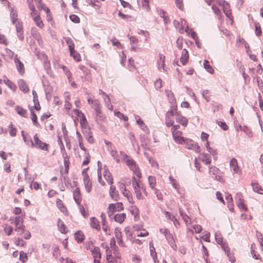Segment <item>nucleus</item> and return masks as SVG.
Segmentation results:
<instances>
[{
    "instance_id": "6",
    "label": "nucleus",
    "mask_w": 263,
    "mask_h": 263,
    "mask_svg": "<svg viewBox=\"0 0 263 263\" xmlns=\"http://www.w3.org/2000/svg\"><path fill=\"white\" fill-rule=\"evenodd\" d=\"M175 110L174 108H171L167 112L165 115V124L166 126H172L174 123V115L173 110Z\"/></svg>"
},
{
    "instance_id": "32",
    "label": "nucleus",
    "mask_w": 263,
    "mask_h": 263,
    "mask_svg": "<svg viewBox=\"0 0 263 263\" xmlns=\"http://www.w3.org/2000/svg\"><path fill=\"white\" fill-rule=\"evenodd\" d=\"M203 66H204V68L209 73L212 74L214 72V69L210 65L209 62L208 60H204V63H203Z\"/></svg>"
},
{
    "instance_id": "4",
    "label": "nucleus",
    "mask_w": 263,
    "mask_h": 263,
    "mask_svg": "<svg viewBox=\"0 0 263 263\" xmlns=\"http://www.w3.org/2000/svg\"><path fill=\"white\" fill-rule=\"evenodd\" d=\"M184 144H185L186 148L193 150L195 153H198L200 152V146L198 145L197 143L195 142L192 140L186 139Z\"/></svg>"
},
{
    "instance_id": "22",
    "label": "nucleus",
    "mask_w": 263,
    "mask_h": 263,
    "mask_svg": "<svg viewBox=\"0 0 263 263\" xmlns=\"http://www.w3.org/2000/svg\"><path fill=\"white\" fill-rule=\"evenodd\" d=\"M74 238L76 241L79 243H82L84 240L85 236L81 231L76 232L74 234Z\"/></svg>"
},
{
    "instance_id": "41",
    "label": "nucleus",
    "mask_w": 263,
    "mask_h": 263,
    "mask_svg": "<svg viewBox=\"0 0 263 263\" xmlns=\"http://www.w3.org/2000/svg\"><path fill=\"white\" fill-rule=\"evenodd\" d=\"M223 250L224 251V252L227 254V256L229 257V260L231 262L234 263L235 261V257H234V256L233 255V254H232L230 253L229 247H228L227 250H226V249H223Z\"/></svg>"
},
{
    "instance_id": "37",
    "label": "nucleus",
    "mask_w": 263,
    "mask_h": 263,
    "mask_svg": "<svg viewBox=\"0 0 263 263\" xmlns=\"http://www.w3.org/2000/svg\"><path fill=\"white\" fill-rule=\"evenodd\" d=\"M185 31L188 34V35H190L192 38L194 39L196 38L197 35L196 33L194 31L193 29H190L188 26L185 27Z\"/></svg>"
},
{
    "instance_id": "61",
    "label": "nucleus",
    "mask_w": 263,
    "mask_h": 263,
    "mask_svg": "<svg viewBox=\"0 0 263 263\" xmlns=\"http://www.w3.org/2000/svg\"><path fill=\"white\" fill-rule=\"evenodd\" d=\"M111 155L114 158V159L116 160L117 162H119L120 159L118 157V154L117 152V151L115 150H111V152H110Z\"/></svg>"
},
{
    "instance_id": "40",
    "label": "nucleus",
    "mask_w": 263,
    "mask_h": 263,
    "mask_svg": "<svg viewBox=\"0 0 263 263\" xmlns=\"http://www.w3.org/2000/svg\"><path fill=\"white\" fill-rule=\"evenodd\" d=\"M115 115L117 116L119 118L123 119L124 121H126L128 120V118L127 116L124 115L122 112H120L118 110H115L114 111Z\"/></svg>"
},
{
    "instance_id": "26",
    "label": "nucleus",
    "mask_w": 263,
    "mask_h": 263,
    "mask_svg": "<svg viewBox=\"0 0 263 263\" xmlns=\"http://www.w3.org/2000/svg\"><path fill=\"white\" fill-rule=\"evenodd\" d=\"M116 205L114 203H110L107 209V213L108 217L111 218L114 213L117 211Z\"/></svg>"
},
{
    "instance_id": "8",
    "label": "nucleus",
    "mask_w": 263,
    "mask_h": 263,
    "mask_svg": "<svg viewBox=\"0 0 263 263\" xmlns=\"http://www.w3.org/2000/svg\"><path fill=\"white\" fill-rule=\"evenodd\" d=\"M16 31L18 38L23 41L24 39L23 23L21 21H17L15 24Z\"/></svg>"
},
{
    "instance_id": "33",
    "label": "nucleus",
    "mask_w": 263,
    "mask_h": 263,
    "mask_svg": "<svg viewBox=\"0 0 263 263\" xmlns=\"http://www.w3.org/2000/svg\"><path fill=\"white\" fill-rule=\"evenodd\" d=\"M148 181L150 187L152 189H154L155 186L156 185V177L154 176H149L148 178Z\"/></svg>"
},
{
    "instance_id": "39",
    "label": "nucleus",
    "mask_w": 263,
    "mask_h": 263,
    "mask_svg": "<svg viewBox=\"0 0 263 263\" xmlns=\"http://www.w3.org/2000/svg\"><path fill=\"white\" fill-rule=\"evenodd\" d=\"M160 55V60L158 62V64L159 65V68L160 69L162 68L163 70H164V66H165V56L162 54H159Z\"/></svg>"
},
{
    "instance_id": "24",
    "label": "nucleus",
    "mask_w": 263,
    "mask_h": 263,
    "mask_svg": "<svg viewBox=\"0 0 263 263\" xmlns=\"http://www.w3.org/2000/svg\"><path fill=\"white\" fill-rule=\"evenodd\" d=\"M58 227L59 230L63 234H66L67 233L66 227L64 224V222L61 219H58Z\"/></svg>"
},
{
    "instance_id": "54",
    "label": "nucleus",
    "mask_w": 263,
    "mask_h": 263,
    "mask_svg": "<svg viewBox=\"0 0 263 263\" xmlns=\"http://www.w3.org/2000/svg\"><path fill=\"white\" fill-rule=\"evenodd\" d=\"M62 129L63 133V136L64 138L65 139L66 142H67V139H68V134H67V130L66 128V125L65 123H63L62 124ZM67 146L68 147V143H67Z\"/></svg>"
},
{
    "instance_id": "51",
    "label": "nucleus",
    "mask_w": 263,
    "mask_h": 263,
    "mask_svg": "<svg viewBox=\"0 0 263 263\" xmlns=\"http://www.w3.org/2000/svg\"><path fill=\"white\" fill-rule=\"evenodd\" d=\"M255 34L257 36H259L261 34V29L259 23L255 22Z\"/></svg>"
},
{
    "instance_id": "21",
    "label": "nucleus",
    "mask_w": 263,
    "mask_h": 263,
    "mask_svg": "<svg viewBox=\"0 0 263 263\" xmlns=\"http://www.w3.org/2000/svg\"><path fill=\"white\" fill-rule=\"evenodd\" d=\"M90 226L92 228H95L97 230L100 231L101 230V226L99 220L94 217L90 218Z\"/></svg>"
},
{
    "instance_id": "19",
    "label": "nucleus",
    "mask_w": 263,
    "mask_h": 263,
    "mask_svg": "<svg viewBox=\"0 0 263 263\" xmlns=\"http://www.w3.org/2000/svg\"><path fill=\"white\" fill-rule=\"evenodd\" d=\"M90 251L93 255V257L95 258H98L100 259L101 258V254L100 253V249L98 247L93 246V248H91L90 249Z\"/></svg>"
},
{
    "instance_id": "64",
    "label": "nucleus",
    "mask_w": 263,
    "mask_h": 263,
    "mask_svg": "<svg viewBox=\"0 0 263 263\" xmlns=\"http://www.w3.org/2000/svg\"><path fill=\"white\" fill-rule=\"evenodd\" d=\"M162 81L160 79H157L154 83V85L156 89L158 90L162 87Z\"/></svg>"
},
{
    "instance_id": "53",
    "label": "nucleus",
    "mask_w": 263,
    "mask_h": 263,
    "mask_svg": "<svg viewBox=\"0 0 263 263\" xmlns=\"http://www.w3.org/2000/svg\"><path fill=\"white\" fill-rule=\"evenodd\" d=\"M149 249L151 256L152 257H155L156 258L157 253L155 250V248L154 246L153 243L152 242L149 243Z\"/></svg>"
},
{
    "instance_id": "34",
    "label": "nucleus",
    "mask_w": 263,
    "mask_h": 263,
    "mask_svg": "<svg viewBox=\"0 0 263 263\" xmlns=\"http://www.w3.org/2000/svg\"><path fill=\"white\" fill-rule=\"evenodd\" d=\"M30 46L31 49L33 51L34 54L37 56H39L40 55V50L37 48L36 45H35V41H33L32 42H31V44H30Z\"/></svg>"
},
{
    "instance_id": "5",
    "label": "nucleus",
    "mask_w": 263,
    "mask_h": 263,
    "mask_svg": "<svg viewBox=\"0 0 263 263\" xmlns=\"http://www.w3.org/2000/svg\"><path fill=\"white\" fill-rule=\"evenodd\" d=\"M34 139V146H35L36 148L41 149L42 150L48 151V144L42 142L40 140L37 136V135L36 134L33 136Z\"/></svg>"
},
{
    "instance_id": "7",
    "label": "nucleus",
    "mask_w": 263,
    "mask_h": 263,
    "mask_svg": "<svg viewBox=\"0 0 263 263\" xmlns=\"http://www.w3.org/2000/svg\"><path fill=\"white\" fill-rule=\"evenodd\" d=\"M215 238L217 243L220 245L222 249H226L227 250L228 248V243L224 242L223 240V237L219 232H217L215 234Z\"/></svg>"
},
{
    "instance_id": "20",
    "label": "nucleus",
    "mask_w": 263,
    "mask_h": 263,
    "mask_svg": "<svg viewBox=\"0 0 263 263\" xmlns=\"http://www.w3.org/2000/svg\"><path fill=\"white\" fill-rule=\"evenodd\" d=\"M200 156V158L205 164L208 165L211 163V157L210 154L203 153L201 154Z\"/></svg>"
},
{
    "instance_id": "36",
    "label": "nucleus",
    "mask_w": 263,
    "mask_h": 263,
    "mask_svg": "<svg viewBox=\"0 0 263 263\" xmlns=\"http://www.w3.org/2000/svg\"><path fill=\"white\" fill-rule=\"evenodd\" d=\"M100 161H98V166H99V164H100ZM101 167H100V166H98V181L103 186H104L105 183L104 182V181H103L102 179V177H101Z\"/></svg>"
},
{
    "instance_id": "47",
    "label": "nucleus",
    "mask_w": 263,
    "mask_h": 263,
    "mask_svg": "<svg viewBox=\"0 0 263 263\" xmlns=\"http://www.w3.org/2000/svg\"><path fill=\"white\" fill-rule=\"evenodd\" d=\"M173 137L175 141L180 144H183L185 143V140L183 137L179 136H175L174 133H173Z\"/></svg>"
},
{
    "instance_id": "57",
    "label": "nucleus",
    "mask_w": 263,
    "mask_h": 263,
    "mask_svg": "<svg viewBox=\"0 0 263 263\" xmlns=\"http://www.w3.org/2000/svg\"><path fill=\"white\" fill-rule=\"evenodd\" d=\"M15 243L16 246H20L21 247L25 246L26 242L21 238H17L15 239Z\"/></svg>"
},
{
    "instance_id": "28",
    "label": "nucleus",
    "mask_w": 263,
    "mask_h": 263,
    "mask_svg": "<svg viewBox=\"0 0 263 263\" xmlns=\"http://www.w3.org/2000/svg\"><path fill=\"white\" fill-rule=\"evenodd\" d=\"M126 218L125 213L117 214L114 216L115 220L120 223H122Z\"/></svg>"
},
{
    "instance_id": "55",
    "label": "nucleus",
    "mask_w": 263,
    "mask_h": 263,
    "mask_svg": "<svg viewBox=\"0 0 263 263\" xmlns=\"http://www.w3.org/2000/svg\"><path fill=\"white\" fill-rule=\"evenodd\" d=\"M70 54L77 62H79L81 61L80 54L77 51L74 50V52H71V53H70Z\"/></svg>"
},
{
    "instance_id": "35",
    "label": "nucleus",
    "mask_w": 263,
    "mask_h": 263,
    "mask_svg": "<svg viewBox=\"0 0 263 263\" xmlns=\"http://www.w3.org/2000/svg\"><path fill=\"white\" fill-rule=\"evenodd\" d=\"M31 114V120L33 123V124L36 127H40V125L37 122V117L36 115L32 111V109L30 110Z\"/></svg>"
},
{
    "instance_id": "14",
    "label": "nucleus",
    "mask_w": 263,
    "mask_h": 263,
    "mask_svg": "<svg viewBox=\"0 0 263 263\" xmlns=\"http://www.w3.org/2000/svg\"><path fill=\"white\" fill-rule=\"evenodd\" d=\"M73 199L78 205H80L82 201L80 190L79 187H77L73 192Z\"/></svg>"
},
{
    "instance_id": "10",
    "label": "nucleus",
    "mask_w": 263,
    "mask_h": 263,
    "mask_svg": "<svg viewBox=\"0 0 263 263\" xmlns=\"http://www.w3.org/2000/svg\"><path fill=\"white\" fill-rule=\"evenodd\" d=\"M115 237L117 240L118 244L122 247H126L124 242L122 240V233L120 230L116 229L115 231Z\"/></svg>"
},
{
    "instance_id": "9",
    "label": "nucleus",
    "mask_w": 263,
    "mask_h": 263,
    "mask_svg": "<svg viewBox=\"0 0 263 263\" xmlns=\"http://www.w3.org/2000/svg\"><path fill=\"white\" fill-rule=\"evenodd\" d=\"M14 63L16 65V69L21 75L25 73V68L23 63L18 59L17 55L16 54L14 58Z\"/></svg>"
},
{
    "instance_id": "1",
    "label": "nucleus",
    "mask_w": 263,
    "mask_h": 263,
    "mask_svg": "<svg viewBox=\"0 0 263 263\" xmlns=\"http://www.w3.org/2000/svg\"><path fill=\"white\" fill-rule=\"evenodd\" d=\"M124 161L139 178L141 177V173L139 168L137 166L136 162L131 157L126 156Z\"/></svg>"
},
{
    "instance_id": "27",
    "label": "nucleus",
    "mask_w": 263,
    "mask_h": 263,
    "mask_svg": "<svg viewBox=\"0 0 263 263\" xmlns=\"http://www.w3.org/2000/svg\"><path fill=\"white\" fill-rule=\"evenodd\" d=\"M253 191L260 194H263V189L256 182H252L251 183Z\"/></svg>"
},
{
    "instance_id": "59",
    "label": "nucleus",
    "mask_w": 263,
    "mask_h": 263,
    "mask_svg": "<svg viewBox=\"0 0 263 263\" xmlns=\"http://www.w3.org/2000/svg\"><path fill=\"white\" fill-rule=\"evenodd\" d=\"M69 18L74 23H79L80 21V18L76 14L70 15Z\"/></svg>"
},
{
    "instance_id": "11",
    "label": "nucleus",
    "mask_w": 263,
    "mask_h": 263,
    "mask_svg": "<svg viewBox=\"0 0 263 263\" xmlns=\"http://www.w3.org/2000/svg\"><path fill=\"white\" fill-rule=\"evenodd\" d=\"M230 166L232 168L234 173L239 174L241 172V170L238 165L237 160L235 158H233L230 160Z\"/></svg>"
},
{
    "instance_id": "30",
    "label": "nucleus",
    "mask_w": 263,
    "mask_h": 263,
    "mask_svg": "<svg viewBox=\"0 0 263 263\" xmlns=\"http://www.w3.org/2000/svg\"><path fill=\"white\" fill-rule=\"evenodd\" d=\"M33 20L37 26L40 28H43L44 26V24L40 16V15L35 16L33 18Z\"/></svg>"
},
{
    "instance_id": "49",
    "label": "nucleus",
    "mask_w": 263,
    "mask_h": 263,
    "mask_svg": "<svg viewBox=\"0 0 263 263\" xmlns=\"http://www.w3.org/2000/svg\"><path fill=\"white\" fill-rule=\"evenodd\" d=\"M130 212L134 216V219L136 220L137 218H139V210L136 206L132 207Z\"/></svg>"
},
{
    "instance_id": "56",
    "label": "nucleus",
    "mask_w": 263,
    "mask_h": 263,
    "mask_svg": "<svg viewBox=\"0 0 263 263\" xmlns=\"http://www.w3.org/2000/svg\"><path fill=\"white\" fill-rule=\"evenodd\" d=\"M111 198L115 201H118L119 199V195L117 191L109 193Z\"/></svg>"
},
{
    "instance_id": "38",
    "label": "nucleus",
    "mask_w": 263,
    "mask_h": 263,
    "mask_svg": "<svg viewBox=\"0 0 263 263\" xmlns=\"http://www.w3.org/2000/svg\"><path fill=\"white\" fill-rule=\"evenodd\" d=\"M25 226L23 224H21L20 225L15 226V231L18 232V235H22L23 233L25 232Z\"/></svg>"
},
{
    "instance_id": "15",
    "label": "nucleus",
    "mask_w": 263,
    "mask_h": 263,
    "mask_svg": "<svg viewBox=\"0 0 263 263\" xmlns=\"http://www.w3.org/2000/svg\"><path fill=\"white\" fill-rule=\"evenodd\" d=\"M175 115L176 120L178 123L181 124L183 126H187L188 123V120L185 117L180 116L177 112H176Z\"/></svg>"
},
{
    "instance_id": "16",
    "label": "nucleus",
    "mask_w": 263,
    "mask_h": 263,
    "mask_svg": "<svg viewBox=\"0 0 263 263\" xmlns=\"http://www.w3.org/2000/svg\"><path fill=\"white\" fill-rule=\"evenodd\" d=\"M18 85L20 90L24 92L27 93L29 91V88L24 80H19L18 81Z\"/></svg>"
},
{
    "instance_id": "3",
    "label": "nucleus",
    "mask_w": 263,
    "mask_h": 263,
    "mask_svg": "<svg viewBox=\"0 0 263 263\" xmlns=\"http://www.w3.org/2000/svg\"><path fill=\"white\" fill-rule=\"evenodd\" d=\"M209 173L212 178L220 182H224V179L223 177L221 175H218L219 170L218 168L215 166H211L210 167Z\"/></svg>"
},
{
    "instance_id": "25",
    "label": "nucleus",
    "mask_w": 263,
    "mask_h": 263,
    "mask_svg": "<svg viewBox=\"0 0 263 263\" xmlns=\"http://www.w3.org/2000/svg\"><path fill=\"white\" fill-rule=\"evenodd\" d=\"M106 252V260L108 263H118L117 260L110 254L111 252L109 250L108 247H107Z\"/></svg>"
},
{
    "instance_id": "43",
    "label": "nucleus",
    "mask_w": 263,
    "mask_h": 263,
    "mask_svg": "<svg viewBox=\"0 0 263 263\" xmlns=\"http://www.w3.org/2000/svg\"><path fill=\"white\" fill-rule=\"evenodd\" d=\"M9 134L11 137H14L16 134V128L14 127L12 123H11L9 126Z\"/></svg>"
},
{
    "instance_id": "23",
    "label": "nucleus",
    "mask_w": 263,
    "mask_h": 263,
    "mask_svg": "<svg viewBox=\"0 0 263 263\" xmlns=\"http://www.w3.org/2000/svg\"><path fill=\"white\" fill-rule=\"evenodd\" d=\"M83 182L85 185L86 191L87 193H90L92 189V182L89 177L83 178Z\"/></svg>"
},
{
    "instance_id": "12",
    "label": "nucleus",
    "mask_w": 263,
    "mask_h": 263,
    "mask_svg": "<svg viewBox=\"0 0 263 263\" xmlns=\"http://www.w3.org/2000/svg\"><path fill=\"white\" fill-rule=\"evenodd\" d=\"M103 175L106 181L109 184L111 185L113 183V177L111 174L108 169L106 167V166H105L104 167Z\"/></svg>"
},
{
    "instance_id": "29",
    "label": "nucleus",
    "mask_w": 263,
    "mask_h": 263,
    "mask_svg": "<svg viewBox=\"0 0 263 263\" xmlns=\"http://www.w3.org/2000/svg\"><path fill=\"white\" fill-rule=\"evenodd\" d=\"M15 110L16 112L23 117H27V110L24 109L22 107L17 105L15 107Z\"/></svg>"
},
{
    "instance_id": "2",
    "label": "nucleus",
    "mask_w": 263,
    "mask_h": 263,
    "mask_svg": "<svg viewBox=\"0 0 263 263\" xmlns=\"http://www.w3.org/2000/svg\"><path fill=\"white\" fill-rule=\"evenodd\" d=\"M91 107L94 109L96 114L98 117L97 120L99 119L100 121H103L105 117L102 114L101 104L99 101L98 99H95L93 103L91 105Z\"/></svg>"
},
{
    "instance_id": "50",
    "label": "nucleus",
    "mask_w": 263,
    "mask_h": 263,
    "mask_svg": "<svg viewBox=\"0 0 263 263\" xmlns=\"http://www.w3.org/2000/svg\"><path fill=\"white\" fill-rule=\"evenodd\" d=\"M19 259L22 262H26L28 260V257L26 253L24 251H21L20 253Z\"/></svg>"
},
{
    "instance_id": "45",
    "label": "nucleus",
    "mask_w": 263,
    "mask_h": 263,
    "mask_svg": "<svg viewBox=\"0 0 263 263\" xmlns=\"http://www.w3.org/2000/svg\"><path fill=\"white\" fill-rule=\"evenodd\" d=\"M239 128L241 129V130H242V131L245 132L246 135L249 137H252V133L251 131L248 128V127L247 126L244 125L242 127H241V126H239Z\"/></svg>"
},
{
    "instance_id": "62",
    "label": "nucleus",
    "mask_w": 263,
    "mask_h": 263,
    "mask_svg": "<svg viewBox=\"0 0 263 263\" xmlns=\"http://www.w3.org/2000/svg\"><path fill=\"white\" fill-rule=\"evenodd\" d=\"M235 199L237 203L243 202V196L241 193H237L235 196Z\"/></svg>"
},
{
    "instance_id": "44",
    "label": "nucleus",
    "mask_w": 263,
    "mask_h": 263,
    "mask_svg": "<svg viewBox=\"0 0 263 263\" xmlns=\"http://www.w3.org/2000/svg\"><path fill=\"white\" fill-rule=\"evenodd\" d=\"M124 232H125V233L126 235L127 239L131 240L133 239V235H132V233L131 232V231L130 230V227H125L124 230Z\"/></svg>"
},
{
    "instance_id": "60",
    "label": "nucleus",
    "mask_w": 263,
    "mask_h": 263,
    "mask_svg": "<svg viewBox=\"0 0 263 263\" xmlns=\"http://www.w3.org/2000/svg\"><path fill=\"white\" fill-rule=\"evenodd\" d=\"M160 15L161 17H162L164 20V21L167 23L168 21L169 20V18L168 16H166V12L163 10L162 9L160 10Z\"/></svg>"
},
{
    "instance_id": "46",
    "label": "nucleus",
    "mask_w": 263,
    "mask_h": 263,
    "mask_svg": "<svg viewBox=\"0 0 263 263\" xmlns=\"http://www.w3.org/2000/svg\"><path fill=\"white\" fill-rule=\"evenodd\" d=\"M169 179L170 180V181L173 185V186L177 191H178L180 187V185L179 184L177 183L176 179H174L172 176H170L169 177Z\"/></svg>"
},
{
    "instance_id": "13",
    "label": "nucleus",
    "mask_w": 263,
    "mask_h": 263,
    "mask_svg": "<svg viewBox=\"0 0 263 263\" xmlns=\"http://www.w3.org/2000/svg\"><path fill=\"white\" fill-rule=\"evenodd\" d=\"M167 96L170 103L172 104L171 108L177 109V105L176 104V102L174 93L171 91H168L167 92Z\"/></svg>"
},
{
    "instance_id": "58",
    "label": "nucleus",
    "mask_w": 263,
    "mask_h": 263,
    "mask_svg": "<svg viewBox=\"0 0 263 263\" xmlns=\"http://www.w3.org/2000/svg\"><path fill=\"white\" fill-rule=\"evenodd\" d=\"M122 185L124 187V191L122 192V194L123 195V196L126 197L127 198L132 199L131 193L126 189L124 184H122Z\"/></svg>"
},
{
    "instance_id": "42",
    "label": "nucleus",
    "mask_w": 263,
    "mask_h": 263,
    "mask_svg": "<svg viewBox=\"0 0 263 263\" xmlns=\"http://www.w3.org/2000/svg\"><path fill=\"white\" fill-rule=\"evenodd\" d=\"M80 124L82 128H86L87 125V121L84 114H82L80 119Z\"/></svg>"
},
{
    "instance_id": "17",
    "label": "nucleus",
    "mask_w": 263,
    "mask_h": 263,
    "mask_svg": "<svg viewBox=\"0 0 263 263\" xmlns=\"http://www.w3.org/2000/svg\"><path fill=\"white\" fill-rule=\"evenodd\" d=\"M189 59V55L187 50L184 49L182 51L181 57L180 58V62L183 65H185L188 62Z\"/></svg>"
},
{
    "instance_id": "52",
    "label": "nucleus",
    "mask_w": 263,
    "mask_h": 263,
    "mask_svg": "<svg viewBox=\"0 0 263 263\" xmlns=\"http://www.w3.org/2000/svg\"><path fill=\"white\" fill-rule=\"evenodd\" d=\"M179 212L182 219L186 223H187L188 222V220L189 219V216L184 212L183 209L181 208H179Z\"/></svg>"
},
{
    "instance_id": "63",
    "label": "nucleus",
    "mask_w": 263,
    "mask_h": 263,
    "mask_svg": "<svg viewBox=\"0 0 263 263\" xmlns=\"http://www.w3.org/2000/svg\"><path fill=\"white\" fill-rule=\"evenodd\" d=\"M209 93V91L208 90H204L202 93V97L206 100L207 102H209L210 100V97Z\"/></svg>"
},
{
    "instance_id": "48",
    "label": "nucleus",
    "mask_w": 263,
    "mask_h": 263,
    "mask_svg": "<svg viewBox=\"0 0 263 263\" xmlns=\"http://www.w3.org/2000/svg\"><path fill=\"white\" fill-rule=\"evenodd\" d=\"M23 140L27 145H29L31 147H34V142H33L30 136L24 137Z\"/></svg>"
},
{
    "instance_id": "31",
    "label": "nucleus",
    "mask_w": 263,
    "mask_h": 263,
    "mask_svg": "<svg viewBox=\"0 0 263 263\" xmlns=\"http://www.w3.org/2000/svg\"><path fill=\"white\" fill-rule=\"evenodd\" d=\"M165 216L171 221H173L174 222V224L175 226H176L177 224H179V222L177 220L175 216L173 215H172L171 213L169 212H165Z\"/></svg>"
},
{
    "instance_id": "18",
    "label": "nucleus",
    "mask_w": 263,
    "mask_h": 263,
    "mask_svg": "<svg viewBox=\"0 0 263 263\" xmlns=\"http://www.w3.org/2000/svg\"><path fill=\"white\" fill-rule=\"evenodd\" d=\"M10 18L12 23L16 24L19 20L17 18V12L16 10H15L13 8H10Z\"/></svg>"
}]
</instances>
